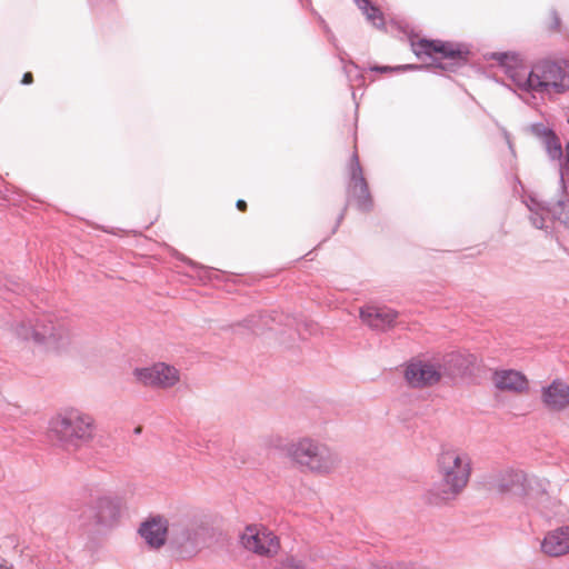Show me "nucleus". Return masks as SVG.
I'll use <instances>...</instances> for the list:
<instances>
[{"label":"nucleus","mask_w":569,"mask_h":569,"mask_svg":"<svg viewBox=\"0 0 569 569\" xmlns=\"http://www.w3.org/2000/svg\"><path fill=\"white\" fill-rule=\"evenodd\" d=\"M441 482L429 491V501L440 503L455 499L467 486L471 475V460L467 453L450 446H441L437 458Z\"/></svg>","instance_id":"1"},{"label":"nucleus","mask_w":569,"mask_h":569,"mask_svg":"<svg viewBox=\"0 0 569 569\" xmlns=\"http://www.w3.org/2000/svg\"><path fill=\"white\" fill-rule=\"evenodd\" d=\"M212 538V527L204 520L180 518L171 521L170 546L181 558H191Z\"/></svg>","instance_id":"2"},{"label":"nucleus","mask_w":569,"mask_h":569,"mask_svg":"<svg viewBox=\"0 0 569 569\" xmlns=\"http://www.w3.org/2000/svg\"><path fill=\"white\" fill-rule=\"evenodd\" d=\"M50 426L51 431L67 449L80 448L94 439L93 419L74 410L58 416Z\"/></svg>","instance_id":"3"},{"label":"nucleus","mask_w":569,"mask_h":569,"mask_svg":"<svg viewBox=\"0 0 569 569\" xmlns=\"http://www.w3.org/2000/svg\"><path fill=\"white\" fill-rule=\"evenodd\" d=\"M288 453L301 467L319 473L330 472L337 462L335 453L327 446L309 438L291 443Z\"/></svg>","instance_id":"4"},{"label":"nucleus","mask_w":569,"mask_h":569,"mask_svg":"<svg viewBox=\"0 0 569 569\" xmlns=\"http://www.w3.org/2000/svg\"><path fill=\"white\" fill-rule=\"evenodd\" d=\"M347 197L348 202L353 201L359 211L366 213L372 211L373 198L363 176L357 150L352 152L348 163Z\"/></svg>","instance_id":"5"},{"label":"nucleus","mask_w":569,"mask_h":569,"mask_svg":"<svg viewBox=\"0 0 569 569\" xmlns=\"http://www.w3.org/2000/svg\"><path fill=\"white\" fill-rule=\"evenodd\" d=\"M532 68L537 93L553 89L556 93L562 94L569 90V77L566 68L559 62L543 59L536 62Z\"/></svg>","instance_id":"6"},{"label":"nucleus","mask_w":569,"mask_h":569,"mask_svg":"<svg viewBox=\"0 0 569 569\" xmlns=\"http://www.w3.org/2000/svg\"><path fill=\"white\" fill-rule=\"evenodd\" d=\"M120 510L121 505L117 498L102 496L90 500L79 517L84 527H108L119 519Z\"/></svg>","instance_id":"7"},{"label":"nucleus","mask_w":569,"mask_h":569,"mask_svg":"<svg viewBox=\"0 0 569 569\" xmlns=\"http://www.w3.org/2000/svg\"><path fill=\"white\" fill-rule=\"evenodd\" d=\"M491 58L505 69V73L523 92L537 93L535 84L533 68L527 71L518 53L515 52H495Z\"/></svg>","instance_id":"8"},{"label":"nucleus","mask_w":569,"mask_h":569,"mask_svg":"<svg viewBox=\"0 0 569 569\" xmlns=\"http://www.w3.org/2000/svg\"><path fill=\"white\" fill-rule=\"evenodd\" d=\"M441 368L438 359H411L405 368V379L411 388L423 389L437 385L441 378Z\"/></svg>","instance_id":"9"},{"label":"nucleus","mask_w":569,"mask_h":569,"mask_svg":"<svg viewBox=\"0 0 569 569\" xmlns=\"http://www.w3.org/2000/svg\"><path fill=\"white\" fill-rule=\"evenodd\" d=\"M562 194L557 201L543 202V210L547 212L552 224L550 234L555 236L557 242L565 250H569V206Z\"/></svg>","instance_id":"10"},{"label":"nucleus","mask_w":569,"mask_h":569,"mask_svg":"<svg viewBox=\"0 0 569 569\" xmlns=\"http://www.w3.org/2000/svg\"><path fill=\"white\" fill-rule=\"evenodd\" d=\"M240 541L244 549L259 556H273L280 548L278 537L266 528L257 530L251 526L247 527L240 536Z\"/></svg>","instance_id":"11"},{"label":"nucleus","mask_w":569,"mask_h":569,"mask_svg":"<svg viewBox=\"0 0 569 569\" xmlns=\"http://www.w3.org/2000/svg\"><path fill=\"white\" fill-rule=\"evenodd\" d=\"M438 361L442 377L463 378L473 373L478 358L473 353L452 351L442 356Z\"/></svg>","instance_id":"12"},{"label":"nucleus","mask_w":569,"mask_h":569,"mask_svg":"<svg viewBox=\"0 0 569 569\" xmlns=\"http://www.w3.org/2000/svg\"><path fill=\"white\" fill-rule=\"evenodd\" d=\"M437 54H440V57L448 60V62L433 59L435 63L428 64V69L435 67L446 72H457L459 68L467 64L470 50L466 44L441 40Z\"/></svg>","instance_id":"13"},{"label":"nucleus","mask_w":569,"mask_h":569,"mask_svg":"<svg viewBox=\"0 0 569 569\" xmlns=\"http://www.w3.org/2000/svg\"><path fill=\"white\" fill-rule=\"evenodd\" d=\"M359 317L371 330L385 332L396 326L399 312L387 306L366 305Z\"/></svg>","instance_id":"14"},{"label":"nucleus","mask_w":569,"mask_h":569,"mask_svg":"<svg viewBox=\"0 0 569 569\" xmlns=\"http://www.w3.org/2000/svg\"><path fill=\"white\" fill-rule=\"evenodd\" d=\"M134 376L138 381L149 387H172L178 381V371L163 362L152 367L136 368Z\"/></svg>","instance_id":"15"},{"label":"nucleus","mask_w":569,"mask_h":569,"mask_svg":"<svg viewBox=\"0 0 569 569\" xmlns=\"http://www.w3.org/2000/svg\"><path fill=\"white\" fill-rule=\"evenodd\" d=\"M171 522H168L162 516H153L141 522L139 535L144 539L148 547L159 549L170 542Z\"/></svg>","instance_id":"16"},{"label":"nucleus","mask_w":569,"mask_h":569,"mask_svg":"<svg viewBox=\"0 0 569 569\" xmlns=\"http://www.w3.org/2000/svg\"><path fill=\"white\" fill-rule=\"evenodd\" d=\"M18 336L23 340H33L36 343L57 342L60 339V333L57 327L52 323L50 317L44 316L43 318L36 319L34 323L26 326L22 323L17 329Z\"/></svg>","instance_id":"17"},{"label":"nucleus","mask_w":569,"mask_h":569,"mask_svg":"<svg viewBox=\"0 0 569 569\" xmlns=\"http://www.w3.org/2000/svg\"><path fill=\"white\" fill-rule=\"evenodd\" d=\"M490 485L500 493L523 496L527 493L529 480L522 471L510 469L497 473Z\"/></svg>","instance_id":"18"},{"label":"nucleus","mask_w":569,"mask_h":569,"mask_svg":"<svg viewBox=\"0 0 569 569\" xmlns=\"http://www.w3.org/2000/svg\"><path fill=\"white\" fill-rule=\"evenodd\" d=\"M541 398L545 407L551 411H562L569 406V385L556 379L542 387Z\"/></svg>","instance_id":"19"},{"label":"nucleus","mask_w":569,"mask_h":569,"mask_svg":"<svg viewBox=\"0 0 569 569\" xmlns=\"http://www.w3.org/2000/svg\"><path fill=\"white\" fill-rule=\"evenodd\" d=\"M541 550L550 557H560L569 552V526L549 531L542 542Z\"/></svg>","instance_id":"20"},{"label":"nucleus","mask_w":569,"mask_h":569,"mask_svg":"<svg viewBox=\"0 0 569 569\" xmlns=\"http://www.w3.org/2000/svg\"><path fill=\"white\" fill-rule=\"evenodd\" d=\"M493 381L495 386L499 390L520 393L528 389V380L526 376L512 369L496 371L493 375Z\"/></svg>","instance_id":"21"},{"label":"nucleus","mask_w":569,"mask_h":569,"mask_svg":"<svg viewBox=\"0 0 569 569\" xmlns=\"http://www.w3.org/2000/svg\"><path fill=\"white\" fill-rule=\"evenodd\" d=\"M178 259L197 270V277L204 283L220 281L224 278V272L213 268L204 267L181 253L178 254Z\"/></svg>","instance_id":"22"},{"label":"nucleus","mask_w":569,"mask_h":569,"mask_svg":"<svg viewBox=\"0 0 569 569\" xmlns=\"http://www.w3.org/2000/svg\"><path fill=\"white\" fill-rule=\"evenodd\" d=\"M357 7L377 29L385 30L386 22L381 10L371 0H355Z\"/></svg>","instance_id":"23"},{"label":"nucleus","mask_w":569,"mask_h":569,"mask_svg":"<svg viewBox=\"0 0 569 569\" xmlns=\"http://www.w3.org/2000/svg\"><path fill=\"white\" fill-rule=\"evenodd\" d=\"M267 326V321H264V316L262 313H253L244 318L243 320L233 323L230 328L236 331L238 328H244L252 333H257L259 330L263 329Z\"/></svg>","instance_id":"24"},{"label":"nucleus","mask_w":569,"mask_h":569,"mask_svg":"<svg viewBox=\"0 0 569 569\" xmlns=\"http://www.w3.org/2000/svg\"><path fill=\"white\" fill-rule=\"evenodd\" d=\"M441 40L419 39L417 42H411L412 51L421 58L422 54L433 58L435 53H438V47Z\"/></svg>","instance_id":"25"},{"label":"nucleus","mask_w":569,"mask_h":569,"mask_svg":"<svg viewBox=\"0 0 569 569\" xmlns=\"http://www.w3.org/2000/svg\"><path fill=\"white\" fill-rule=\"evenodd\" d=\"M543 141L549 158L551 160H561L563 149L556 132L550 131V134Z\"/></svg>","instance_id":"26"},{"label":"nucleus","mask_w":569,"mask_h":569,"mask_svg":"<svg viewBox=\"0 0 569 569\" xmlns=\"http://www.w3.org/2000/svg\"><path fill=\"white\" fill-rule=\"evenodd\" d=\"M558 167H559V184H560V192L562 194L567 193V186L565 182V171L569 173V140L566 142L565 150L562 151V158L561 160H558Z\"/></svg>","instance_id":"27"},{"label":"nucleus","mask_w":569,"mask_h":569,"mask_svg":"<svg viewBox=\"0 0 569 569\" xmlns=\"http://www.w3.org/2000/svg\"><path fill=\"white\" fill-rule=\"evenodd\" d=\"M539 211H533L530 208L531 216L530 220L533 227L537 229H545L547 233H550L551 228L548 222H550L549 217H547V212L543 210V203L539 204Z\"/></svg>","instance_id":"28"},{"label":"nucleus","mask_w":569,"mask_h":569,"mask_svg":"<svg viewBox=\"0 0 569 569\" xmlns=\"http://www.w3.org/2000/svg\"><path fill=\"white\" fill-rule=\"evenodd\" d=\"M429 66H423V64H400V66H396V67H390V66H372L370 67V70L371 71H375V72H380V73H388V72H401V71H408V70H422V69H428Z\"/></svg>","instance_id":"29"},{"label":"nucleus","mask_w":569,"mask_h":569,"mask_svg":"<svg viewBox=\"0 0 569 569\" xmlns=\"http://www.w3.org/2000/svg\"><path fill=\"white\" fill-rule=\"evenodd\" d=\"M376 569H419V568L413 563H405V562L392 563V562L381 560L380 562H378L376 565Z\"/></svg>","instance_id":"30"},{"label":"nucleus","mask_w":569,"mask_h":569,"mask_svg":"<svg viewBox=\"0 0 569 569\" xmlns=\"http://www.w3.org/2000/svg\"><path fill=\"white\" fill-rule=\"evenodd\" d=\"M550 131L553 130L545 127L541 122L531 126V132L537 137L543 138V140L550 134Z\"/></svg>","instance_id":"31"},{"label":"nucleus","mask_w":569,"mask_h":569,"mask_svg":"<svg viewBox=\"0 0 569 569\" xmlns=\"http://www.w3.org/2000/svg\"><path fill=\"white\" fill-rule=\"evenodd\" d=\"M349 204H350V202H348V199H347V200H346V203H345V206H343V208H342V210H341V212H340V213L338 214V217H337L336 223H335V226H333V228H332V230H331L330 234L328 236V238H329L330 236L335 234V233L338 231V229H339V227H340L341 222L343 221V219H345V217H346V213H347V210H348Z\"/></svg>","instance_id":"32"},{"label":"nucleus","mask_w":569,"mask_h":569,"mask_svg":"<svg viewBox=\"0 0 569 569\" xmlns=\"http://www.w3.org/2000/svg\"><path fill=\"white\" fill-rule=\"evenodd\" d=\"M349 204H350V202H348V199H347V200H346V203H345V206H343V208H342V210H341V212H340V213L338 214V217H337L336 223H335V226H333V228H332V230H331L330 234L328 236V238H329L330 236L335 234V233L338 231V229H339V227H340L341 222L343 221V219H345V217H346V213H347V210H348Z\"/></svg>","instance_id":"33"},{"label":"nucleus","mask_w":569,"mask_h":569,"mask_svg":"<svg viewBox=\"0 0 569 569\" xmlns=\"http://www.w3.org/2000/svg\"><path fill=\"white\" fill-rule=\"evenodd\" d=\"M551 17H552V26H551V29L552 30H558L559 27H560V18H559V14L558 12L553 9L551 10Z\"/></svg>","instance_id":"34"},{"label":"nucleus","mask_w":569,"mask_h":569,"mask_svg":"<svg viewBox=\"0 0 569 569\" xmlns=\"http://www.w3.org/2000/svg\"><path fill=\"white\" fill-rule=\"evenodd\" d=\"M33 82V76L31 72H26L22 76L21 83L24 86L31 84Z\"/></svg>","instance_id":"35"},{"label":"nucleus","mask_w":569,"mask_h":569,"mask_svg":"<svg viewBox=\"0 0 569 569\" xmlns=\"http://www.w3.org/2000/svg\"><path fill=\"white\" fill-rule=\"evenodd\" d=\"M236 207L238 210L240 211H246L247 210V202L242 199H239L236 203Z\"/></svg>","instance_id":"36"},{"label":"nucleus","mask_w":569,"mask_h":569,"mask_svg":"<svg viewBox=\"0 0 569 569\" xmlns=\"http://www.w3.org/2000/svg\"><path fill=\"white\" fill-rule=\"evenodd\" d=\"M12 286H13V287H10V288L8 287V289H9V290H11V291H13V292H20V291H22V288H21V286H20L19 283L14 282V283H12Z\"/></svg>","instance_id":"37"},{"label":"nucleus","mask_w":569,"mask_h":569,"mask_svg":"<svg viewBox=\"0 0 569 569\" xmlns=\"http://www.w3.org/2000/svg\"><path fill=\"white\" fill-rule=\"evenodd\" d=\"M0 569H12L11 567L7 566V565H2L0 563Z\"/></svg>","instance_id":"38"},{"label":"nucleus","mask_w":569,"mask_h":569,"mask_svg":"<svg viewBox=\"0 0 569 569\" xmlns=\"http://www.w3.org/2000/svg\"><path fill=\"white\" fill-rule=\"evenodd\" d=\"M515 180H516L517 183L521 184V181H520V179L518 177H516Z\"/></svg>","instance_id":"39"},{"label":"nucleus","mask_w":569,"mask_h":569,"mask_svg":"<svg viewBox=\"0 0 569 569\" xmlns=\"http://www.w3.org/2000/svg\"><path fill=\"white\" fill-rule=\"evenodd\" d=\"M134 431H136V433H139V432H140V428H139V427H138V428H136V430H134Z\"/></svg>","instance_id":"40"}]
</instances>
